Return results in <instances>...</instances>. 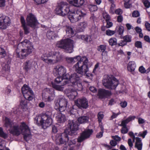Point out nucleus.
I'll return each instance as SVG.
<instances>
[{"label":"nucleus","instance_id":"nucleus-15","mask_svg":"<svg viewBox=\"0 0 150 150\" xmlns=\"http://www.w3.org/2000/svg\"><path fill=\"white\" fill-rule=\"evenodd\" d=\"M27 25L33 29H35L38 23L35 16L32 13H30L26 18Z\"/></svg>","mask_w":150,"mask_h":150},{"label":"nucleus","instance_id":"nucleus-58","mask_svg":"<svg viewBox=\"0 0 150 150\" xmlns=\"http://www.w3.org/2000/svg\"><path fill=\"white\" fill-rule=\"evenodd\" d=\"M10 67L8 64H6L3 66V69L5 71H8L9 70Z\"/></svg>","mask_w":150,"mask_h":150},{"label":"nucleus","instance_id":"nucleus-61","mask_svg":"<svg viewBox=\"0 0 150 150\" xmlns=\"http://www.w3.org/2000/svg\"><path fill=\"white\" fill-rule=\"evenodd\" d=\"M124 6L126 8H129L131 7V4L129 3V2H125L124 4Z\"/></svg>","mask_w":150,"mask_h":150},{"label":"nucleus","instance_id":"nucleus-51","mask_svg":"<svg viewBox=\"0 0 150 150\" xmlns=\"http://www.w3.org/2000/svg\"><path fill=\"white\" fill-rule=\"evenodd\" d=\"M24 30V32L25 34H28L29 33V31L28 28L26 25L22 26Z\"/></svg>","mask_w":150,"mask_h":150},{"label":"nucleus","instance_id":"nucleus-2","mask_svg":"<svg viewBox=\"0 0 150 150\" xmlns=\"http://www.w3.org/2000/svg\"><path fill=\"white\" fill-rule=\"evenodd\" d=\"M78 123L76 121H69L68 128L62 133L57 134L55 141L57 144H65L69 140V135H75L77 134V131L79 129Z\"/></svg>","mask_w":150,"mask_h":150},{"label":"nucleus","instance_id":"nucleus-37","mask_svg":"<svg viewBox=\"0 0 150 150\" xmlns=\"http://www.w3.org/2000/svg\"><path fill=\"white\" fill-rule=\"evenodd\" d=\"M109 42L110 45L111 46L116 45L117 44V40L115 38H112L109 40Z\"/></svg>","mask_w":150,"mask_h":150},{"label":"nucleus","instance_id":"nucleus-42","mask_svg":"<svg viewBox=\"0 0 150 150\" xmlns=\"http://www.w3.org/2000/svg\"><path fill=\"white\" fill-rule=\"evenodd\" d=\"M135 46L139 48H142V43L140 41H137L135 43Z\"/></svg>","mask_w":150,"mask_h":150},{"label":"nucleus","instance_id":"nucleus-49","mask_svg":"<svg viewBox=\"0 0 150 150\" xmlns=\"http://www.w3.org/2000/svg\"><path fill=\"white\" fill-rule=\"evenodd\" d=\"M142 143H138L135 144V147L138 150H142Z\"/></svg>","mask_w":150,"mask_h":150},{"label":"nucleus","instance_id":"nucleus-22","mask_svg":"<svg viewBox=\"0 0 150 150\" xmlns=\"http://www.w3.org/2000/svg\"><path fill=\"white\" fill-rule=\"evenodd\" d=\"M67 1L72 6L73 8L75 9L74 7H80L83 5L84 3V0H67Z\"/></svg>","mask_w":150,"mask_h":150},{"label":"nucleus","instance_id":"nucleus-39","mask_svg":"<svg viewBox=\"0 0 150 150\" xmlns=\"http://www.w3.org/2000/svg\"><path fill=\"white\" fill-rule=\"evenodd\" d=\"M115 33V30H112L110 29H108L106 31V35L108 36H111L112 35Z\"/></svg>","mask_w":150,"mask_h":150},{"label":"nucleus","instance_id":"nucleus-1","mask_svg":"<svg viewBox=\"0 0 150 150\" xmlns=\"http://www.w3.org/2000/svg\"><path fill=\"white\" fill-rule=\"evenodd\" d=\"M66 70L63 66L60 65L55 67L53 71L54 74L59 75L54 80L51 82L53 88L56 90L62 91L64 90V86L68 83L71 76L68 74H66Z\"/></svg>","mask_w":150,"mask_h":150},{"label":"nucleus","instance_id":"nucleus-4","mask_svg":"<svg viewBox=\"0 0 150 150\" xmlns=\"http://www.w3.org/2000/svg\"><path fill=\"white\" fill-rule=\"evenodd\" d=\"M41 59L48 64L61 63L65 60V57L58 52L47 51L41 57Z\"/></svg>","mask_w":150,"mask_h":150},{"label":"nucleus","instance_id":"nucleus-17","mask_svg":"<svg viewBox=\"0 0 150 150\" xmlns=\"http://www.w3.org/2000/svg\"><path fill=\"white\" fill-rule=\"evenodd\" d=\"M136 117L134 116H129L126 120H123L121 122V123L120 126L122 127L121 129V133L123 134L127 133L129 129L127 126V125L133 120H134Z\"/></svg>","mask_w":150,"mask_h":150},{"label":"nucleus","instance_id":"nucleus-55","mask_svg":"<svg viewBox=\"0 0 150 150\" xmlns=\"http://www.w3.org/2000/svg\"><path fill=\"white\" fill-rule=\"evenodd\" d=\"M117 44L119 46L123 47L126 45L127 43L123 40H121L120 42Z\"/></svg>","mask_w":150,"mask_h":150},{"label":"nucleus","instance_id":"nucleus-50","mask_svg":"<svg viewBox=\"0 0 150 150\" xmlns=\"http://www.w3.org/2000/svg\"><path fill=\"white\" fill-rule=\"evenodd\" d=\"M97 7L96 5L91 6L90 8V11L91 12H93L97 10Z\"/></svg>","mask_w":150,"mask_h":150},{"label":"nucleus","instance_id":"nucleus-34","mask_svg":"<svg viewBox=\"0 0 150 150\" xmlns=\"http://www.w3.org/2000/svg\"><path fill=\"white\" fill-rule=\"evenodd\" d=\"M46 35L49 39H53L55 37V33L53 31L49 30L47 32Z\"/></svg>","mask_w":150,"mask_h":150},{"label":"nucleus","instance_id":"nucleus-47","mask_svg":"<svg viewBox=\"0 0 150 150\" xmlns=\"http://www.w3.org/2000/svg\"><path fill=\"white\" fill-rule=\"evenodd\" d=\"M0 54L2 55V57H4L6 55V52L4 49L0 47Z\"/></svg>","mask_w":150,"mask_h":150},{"label":"nucleus","instance_id":"nucleus-33","mask_svg":"<svg viewBox=\"0 0 150 150\" xmlns=\"http://www.w3.org/2000/svg\"><path fill=\"white\" fill-rule=\"evenodd\" d=\"M27 100L22 99L20 100V105L23 109H26L27 108Z\"/></svg>","mask_w":150,"mask_h":150},{"label":"nucleus","instance_id":"nucleus-60","mask_svg":"<svg viewBox=\"0 0 150 150\" xmlns=\"http://www.w3.org/2000/svg\"><path fill=\"white\" fill-rule=\"evenodd\" d=\"M117 142L116 141L112 140H111L110 142V145L112 146H115L117 144Z\"/></svg>","mask_w":150,"mask_h":150},{"label":"nucleus","instance_id":"nucleus-20","mask_svg":"<svg viewBox=\"0 0 150 150\" xmlns=\"http://www.w3.org/2000/svg\"><path fill=\"white\" fill-rule=\"evenodd\" d=\"M75 103L77 105L81 108L86 109L88 106V101L85 98L78 99Z\"/></svg>","mask_w":150,"mask_h":150},{"label":"nucleus","instance_id":"nucleus-26","mask_svg":"<svg viewBox=\"0 0 150 150\" xmlns=\"http://www.w3.org/2000/svg\"><path fill=\"white\" fill-rule=\"evenodd\" d=\"M76 141L75 139L71 140L68 143V145L67 146V150H74V144H76Z\"/></svg>","mask_w":150,"mask_h":150},{"label":"nucleus","instance_id":"nucleus-31","mask_svg":"<svg viewBox=\"0 0 150 150\" xmlns=\"http://www.w3.org/2000/svg\"><path fill=\"white\" fill-rule=\"evenodd\" d=\"M4 126L6 128L9 127L11 128L12 127V122L11 119L7 117H6L4 120Z\"/></svg>","mask_w":150,"mask_h":150},{"label":"nucleus","instance_id":"nucleus-28","mask_svg":"<svg viewBox=\"0 0 150 150\" xmlns=\"http://www.w3.org/2000/svg\"><path fill=\"white\" fill-rule=\"evenodd\" d=\"M66 32L67 34H68V36L70 37H72L74 36L75 34L76 31L75 30L70 27H68L66 29Z\"/></svg>","mask_w":150,"mask_h":150},{"label":"nucleus","instance_id":"nucleus-56","mask_svg":"<svg viewBox=\"0 0 150 150\" xmlns=\"http://www.w3.org/2000/svg\"><path fill=\"white\" fill-rule=\"evenodd\" d=\"M113 138L115 141L117 142H119L121 140V138L119 137L118 135H115V136H112V137Z\"/></svg>","mask_w":150,"mask_h":150},{"label":"nucleus","instance_id":"nucleus-40","mask_svg":"<svg viewBox=\"0 0 150 150\" xmlns=\"http://www.w3.org/2000/svg\"><path fill=\"white\" fill-rule=\"evenodd\" d=\"M78 38H81V40H85L86 42L88 41V38L87 35H79L78 36Z\"/></svg>","mask_w":150,"mask_h":150},{"label":"nucleus","instance_id":"nucleus-44","mask_svg":"<svg viewBox=\"0 0 150 150\" xmlns=\"http://www.w3.org/2000/svg\"><path fill=\"white\" fill-rule=\"evenodd\" d=\"M132 15L134 17H137L140 16V14L138 11H134L133 12Z\"/></svg>","mask_w":150,"mask_h":150},{"label":"nucleus","instance_id":"nucleus-6","mask_svg":"<svg viewBox=\"0 0 150 150\" xmlns=\"http://www.w3.org/2000/svg\"><path fill=\"white\" fill-rule=\"evenodd\" d=\"M19 44L23 48L21 52H18V49L16 50V56L21 59L25 58L33 51L34 48L32 42L29 40L25 39L24 40Z\"/></svg>","mask_w":150,"mask_h":150},{"label":"nucleus","instance_id":"nucleus-52","mask_svg":"<svg viewBox=\"0 0 150 150\" xmlns=\"http://www.w3.org/2000/svg\"><path fill=\"white\" fill-rule=\"evenodd\" d=\"M120 105L121 107L124 108L127 106V103L126 101H124L123 102H121L120 103Z\"/></svg>","mask_w":150,"mask_h":150},{"label":"nucleus","instance_id":"nucleus-36","mask_svg":"<svg viewBox=\"0 0 150 150\" xmlns=\"http://www.w3.org/2000/svg\"><path fill=\"white\" fill-rule=\"evenodd\" d=\"M0 137L4 139L8 137L7 134L4 132L3 129L1 127H0Z\"/></svg>","mask_w":150,"mask_h":150},{"label":"nucleus","instance_id":"nucleus-23","mask_svg":"<svg viewBox=\"0 0 150 150\" xmlns=\"http://www.w3.org/2000/svg\"><path fill=\"white\" fill-rule=\"evenodd\" d=\"M32 66V61L31 60H27L23 64V69L25 72H28V71L30 70Z\"/></svg>","mask_w":150,"mask_h":150},{"label":"nucleus","instance_id":"nucleus-29","mask_svg":"<svg viewBox=\"0 0 150 150\" xmlns=\"http://www.w3.org/2000/svg\"><path fill=\"white\" fill-rule=\"evenodd\" d=\"M88 117L85 116H83L79 117L78 121L79 123H85L88 122Z\"/></svg>","mask_w":150,"mask_h":150},{"label":"nucleus","instance_id":"nucleus-62","mask_svg":"<svg viewBox=\"0 0 150 150\" xmlns=\"http://www.w3.org/2000/svg\"><path fill=\"white\" fill-rule=\"evenodd\" d=\"M5 0H0V7L5 6Z\"/></svg>","mask_w":150,"mask_h":150},{"label":"nucleus","instance_id":"nucleus-25","mask_svg":"<svg viewBox=\"0 0 150 150\" xmlns=\"http://www.w3.org/2000/svg\"><path fill=\"white\" fill-rule=\"evenodd\" d=\"M106 46L105 45H100L97 47V50L98 51L101 52V55L104 56L107 54V52L105 51Z\"/></svg>","mask_w":150,"mask_h":150},{"label":"nucleus","instance_id":"nucleus-57","mask_svg":"<svg viewBox=\"0 0 150 150\" xmlns=\"http://www.w3.org/2000/svg\"><path fill=\"white\" fill-rule=\"evenodd\" d=\"M106 27L107 28H109L112 26L113 23L112 22H110L109 21H106Z\"/></svg>","mask_w":150,"mask_h":150},{"label":"nucleus","instance_id":"nucleus-10","mask_svg":"<svg viewBox=\"0 0 150 150\" xmlns=\"http://www.w3.org/2000/svg\"><path fill=\"white\" fill-rule=\"evenodd\" d=\"M103 85L107 88L115 89L119 84L118 80L112 75H105L103 80Z\"/></svg>","mask_w":150,"mask_h":150},{"label":"nucleus","instance_id":"nucleus-35","mask_svg":"<svg viewBox=\"0 0 150 150\" xmlns=\"http://www.w3.org/2000/svg\"><path fill=\"white\" fill-rule=\"evenodd\" d=\"M132 38V36L131 35H127L122 37V38H121L123 39L127 43L131 42Z\"/></svg>","mask_w":150,"mask_h":150},{"label":"nucleus","instance_id":"nucleus-14","mask_svg":"<svg viewBox=\"0 0 150 150\" xmlns=\"http://www.w3.org/2000/svg\"><path fill=\"white\" fill-rule=\"evenodd\" d=\"M42 99L45 102H51L55 97L54 90L53 89L47 88L42 95Z\"/></svg>","mask_w":150,"mask_h":150},{"label":"nucleus","instance_id":"nucleus-54","mask_svg":"<svg viewBox=\"0 0 150 150\" xmlns=\"http://www.w3.org/2000/svg\"><path fill=\"white\" fill-rule=\"evenodd\" d=\"M139 70L140 73L142 74L145 73L146 71L145 68L142 66L139 67Z\"/></svg>","mask_w":150,"mask_h":150},{"label":"nucleus","instance_id":"nucleus-27","mask_svg":"<svg viewBox=\"0 0 150 150\" xmlns=\"http://www.w3.org/2000/svg\"><path fill=\"white\" fill-rule=\"evenodd\" d=\"M136 67V64L134 61H130L128 64L127 69L129 71H134Z\"/></svg>","mask_w":150,"mask_h":150},{"label":"nucleus","instance_id":"nucleus-24","mask_svg":"<svg viewBox=\"0 0 150 150\" xmlns=\"http://www.w3.org/2000/svg\"><path fill=\"white\" fill-rule=\"evenodd\" d=\"M62 112L58 113L57 116L56 117V119L58 122L61 123L65 122L66 120V118L65 115L62 114Z\"/></svg>","mask_w":150,"mask_h":150},{"label":"nucleus","instance_id":"nucleus-46","mask_svg":"<svg viewBox=\"0 0 150 150\" xmlns=\"http://www.w3.org/2000/svg\"><path fill=\"white\" fill-rule=\"evenodd\" d=\"M103 17L105 19L106 22L110 21V15L107 13L104 14Z\"/></svg>","mask_w":150,"mask_h":150},{"label":"nucleus","instance_id":"nucleus-43","mask_svg":"<svg viewBox=\"0 0 150 150\" xmlns=\"http://www.w3.org/2000/svg\"><path fill=\"white\" fill-rule=\"evenodd\" d=\"M101 132L98 133L96 135L97 138H101L103 135V127H101Z\"/></svg>","mask_w":150,"mask_h":150},{"label":"nucleus","instance_id":"nucleus-64","mask_svg":"<svg viewBox=\"0 0 150 150\" xmlns=\"http://www.w3.org/2000/svg\"><path fill=\"white\" fill-rule=\"evenodd\" d=\"M89 90L93 93L96 92L97 91V89L93 86H91L89 87Z\"/></svg>","mask_w":150,"mask_h":150},{"label":"nucleus","instance_id":"nucleus-30","mask_svg":"<svg viewBox=\"0 0 150 150\" xmlns=\"http://www.w3.org/2000/svg\"><path fill=\"white\" fill-rule=\"evenodd\" d=\"M115 33H117L119 35H122L124 32V27L122 26H117L115 30Z\"/></svg>","mask_w":150,"mask_h":150},{"label":"nucleus","instance_id":"nucleus-16","mask_svg":"<svg viewBox=\"0 0 150 150\" xmlns=\"http://www.w3.org/2000/svg\"><path fill=\"white\" fill-rule=\"evenodd\" d=\"M68 102L65 98H60L59 102H57L55 104L54 108L58 112H63L66 109Z\"/></svg>","mask_w":150,"mask_h":150},{"label":"nucleus","instance_id":"nucleus-63","mask_svg":"<svg viewBox=\"0 0 150 150\" xmlns=\"http://www.w3.org/2000/svg\"><path fill=\"white\" fill-rule=\"evenodd\" d=\"M144 5L145 7L147 8H149L150 6V2L148 1H145L144 3Z\"/></svg>","mask_w":150,"mask_h":150},{"label":"nucleus","instance_id":"nucleus-59","mask_svg":"<svg viewBox=\"0 0 150 150\" xmlns=\"http://www.w3.org/2000/svg\"><path fill=\"white\" fill-rule=\"evenodd\" d=\"M58 131L57 127L55 125H53L52 126V133L55 134Z\"/></svg>","mask_w":150,"mask_h":150},{"label":"nucleus","instance_id":"nucleus-45","mask_svg":"<svg viewBox=\"0 0 150 150\" xmlns=\"http://www.w3.org/2000/svg\"><path fill=\"white\" fill-rule=\"evenodd\" d=\"M144 25L146 30L150 31V23L147 21H145Z\"/></svg>","mask_w":150,"mask_h":150},{"label":"nucleus","instance_id":"nucleus-32","mask_svg":"<svg viewBox=\"0 0 150 150\" xmlns=\"http://www.w3.org/2000/svg\"><path fill=\"white\" fill-rule=\"evenodd\" d=\"M80 27L78 29V31L80 32H82L84 30L85 28L87 25V23L86 22L84 21L81 22L79 24Z\"/></svg>","mask_w":150,"mask_h":150},{"label":"nucleus","instance_id":"nucleus-53","mask_svg":"<svg viewBox=\"0 0 150 150\" xmlns=\"http://www.w3.org/2000/svg\"><path fill=\"white\" fill-rule=\"evenodd\" d=\"M20 21L22 25V26L26 25L25 20L24 17L23 16H21V17Z\"/></svg>","mask_w":150,"mask_h":150},{"label":"nucleus","instance_id":"nucleus-7","mask_svg":"<svg viewBox=\"0 0 150 150\" xmlns=\"http://www.w3.org/2000/svg\"><path fill=\"white\" fill-rule=\"evenodd\" d=\"M69 80L68 83L69 82L72 84V86L74 88H70L71 92L68 93V96L70 97L72 99L74 98L77 95L76 90L79 91L83 89V86L81 82L80 77L76 74H73L71 76L69 79Z\"/></svg>","mask_w":150,"mask_h":150},{"label":"nucleus","instance_id":"nucleus-38","mask_svg":"<svg viewBox=\"0 0 150 150\" xmlns=\"http://www.w3.org/2000/svg\"><path fill=\"white\" fill-rule=\"evenodd\" d=\"M35 4L37 5L44 4L47 2L48 0H33Z\"/></svg>","mask_w":150,"mask_h":150},{"label":"nucleus","instance_id":"nucleus-41","mask_svg":"<svg viewBox=\"0 0 150 150\" xmlns=\"http://www.w3.org/2000/svg\"><path fill=\"white\" fill-rule=\"evenodd\" d=\"M104 117V115L100 112H99L98 114V121L99 122H100Z\"/></svg>","mask_w":150,"mask_h":150},{"label":"nucleus","instance_id":"nucleus-12","mask_svg":"<svg viewBox=\"0 0 150 150\" xmlns=\"http://www.w3.org/2000/svg\"><path fill=\"white\" fill-rule=\"evenodd\" d=\"M73 6H69L66 3L62 2L58 4L55 9L56 13L59 15L64 16L68 14Z\"/></svg>","mask_w":150,"mask_h":150},{"label":"nucleus","instance_id":"nucleus-3","mask_svg":"<svg viewBox=\"0 0 150 150\" xmlns=\"http://www.w3.org/2000/svg\"><path fill=\"white\" fill-rule=\"evenodd\" d=\"M65 60L69 64H73L78 61L74 66L73 68L78 74L82 75L88 71V58L85 56L81 57L78 55L72 57H65Z\"/></svg>","mask_w":150,"mask_h":150},{"label":"nucleus","instance_id":"nucleus-18","mask_svg":"<svg viewBox=\"0 0 150 150\" xmlns=\"http://www.w3.org/2000/svg\"><path fill=\"white\" fill-rule=\"evenodd\" d=\"M10 20L8 17L2 16L0 17V28L6 29L7 26L10 25Z\"/></svg>","mask_w":150,"mask_h":150},{"label":"nucleus","instance_id":"nucleus-9","mask_svg":"<svg viewBox=\"0 0 150 150\" xmlns=\"http://www.w3.org/2000/svg\"><path fill=\"white\" fill-rule=\"evenodd\" d=\"M56 45L57 47L64 49L67 53H70L74 51V41L70 39L62 40L57 42Z\"/></svg>","mask_w":150,"mask_h":150},{"label":"nucleus","instance_id":"nucleus-5","mask_svg":"<svg viewBox=\"0 0 150 150\" xmlns=\"http://www.w3.org/2000/svg\"><path fill=\"white\" fill-rule=\"evenodd\" d=\"M11 134L14 135L18 136L21 132L23 135L24 140L28 142L27 139L28 136L30 134V130L28 126L24 122H22L21 125H14L9 130Z\"/></svg>","mask_w":150,"mask_h":150},{"label":"nucleus","instance_id":"nucleus-13","mask_svg":"<svg viewBox=\"0 0 150 150\" xmlns=\"http://www.w3.org/2000/svg\"><path fill=\"white\" fill-rule=\"evenodd\" d=\"M21 91L26 100L31 101L34 98L35 95L33 90L26 84H24L22 87Z\"/></svg>","mask_w":150,"mask_h":150},{"label":"nucleus","instance_id":"nucleus-11","mask_svg":"<svg viewBox=\"0 0 150 150\" xmlns=\"http://www.w3.org/2000/svg\"><path fill=\"white\" fill-rule=\"evenodd\" d=\"M70 10L69 12L68 13V18L72 23L78 21L86 15L84 11L80 9L76 10L75 9H71Z\"/></svg>","mask_w":150,"mask_h":150},{"label":"nucleus","instance_id":"nucleus-48","mask_svg":"<svg viewBox=\"0 0 150 150\" xmlns=\"http://www.w3.org/2000/svg\"><path fill=\"white\" fill-rule=\"evenodd\" d=\"M77 110L76 109H74L73 107L71 109L69 110V113L71 115H75L77 112Z\"/></svg>","mask_w":150,"mask_h":150},{"label":"nucleus","instance_id":"nucleus-8","mask_svg":"<svg viewBox=\"0 0 150 150\" xmlns=\"http://www.w3.org/2000/svg\"><path fill=\"white\" fill-rule=\"evenodd\" d=\"M52 115L51 112H47L41 115H37L34 118L35 122L38 125L41 126L42 128L45 129L52 123Z\"/></svg>","mask_w":150,"mask_h":150},{"label":"nucleus","instance_id":"nucleus-21","mask_svg":"<svg viewBox=\"0 0 150 150\" xmlns=\"http://www.w3.org/2000/svg\"><path fill=\"white\" fill-rule=\"evenodd\" d=\"M111 95V91L103 89H99L98 92V95L100 98H105Z\"/></svg>","mask_w":150,"mask_h":150},{"label":"nucleus","instance_id":"nucleus-19","mask_svg":"<svg viewBox=\"0 0 150 150\" xmlns=\"http://www.w3.org/2000/svg\"><path fill=\"white\" fill-rule=\"evenodd\" d=\"M93 132L92 129H88L85 130L81 133L80 136L77 139V142H81L85 139L89 137Z\"/></svg>","mask_w":150,"mask_h":150}]
</instances>
